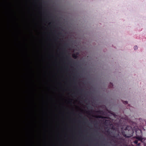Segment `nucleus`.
<instances>
[{"label":"nucleus","instance_id":"f257e3e1","mask_svg":"<svg viewBox=\"0 0 146 146\" xmlns=\"http://www.w3.org/2000/svg\"><path fill=\"white\" fill-rule=\"evenodd\" d=\"M125 130L126 134H123L124 137H130L133 135L134 131L132 127L131 126H127L126 127Z\"/></svg>","mask_w":146,"mask_h":146},{"label":"nucleus","instance_id":"f03ea898","mask_svg":"<svg viewBox=\"0 0 146 146\" xmlns=\"http://www.w3.org/2000/svg\"><path fill=\"white\" fill-rule=\"evenodd\" d=\"M135 132L136 136L134 137L138 139L139 140L142 141V135L141 130L138 129L135 130Z\"/></svg>","mask_w":146,"mask_h":146},{"label":"nucleus","instance_id":"7ed1b4c3","mask_svg":"<svg viewBox=\"0 0 146 146\" xmlns=\"http://www.w3.org/2000/svg\"><path fill=\"white\" fill-rule=\"evenodd\" d=\"M134 143L137 144V146H139L140 145V143H138V141L137 140H135L134 141Z\"/></svg>","mask_w":146,"mask_h":146},{"label":"nucleus","instance_id":"20e7f679","mask_svg":"<svg viewBox=\"0 0 146 146\" xmlns=\"http://www.w3.org/2000/svg\"><path fill=\"white\" fill-rule=\"evenodd\" d=\"M78 55V54H73L72 55V56L73 57L74 59H76L77 58V55Z\"/></svg>","mask_w":146,"mask_h":146},{"label":"nucleus","instance_id":"39448f33","mask_svg":"<svg viewBox=\"0 0 146 146\" xmlns=\"http://www.w3.org/2000/svg\"><path fill=\"white\" fill-rule=\"evenodd\" d=\"M95 117L97 118H102V117L100 115H97L95 116Z\"/></svg>","mask_w":146,"mask_h":146},{"label":"nucleus","instance_id":"423d86ee","mask_svg":"<svg viewBox=\"0 0 146 146\" xmlns=\"http://www.w3.org/2000/svg\"><path fill=\"white\" fill-rule=\"evenodd\" d=\"M113 84L111 82L110 83V85H109L110 88H111L113 87Z\"/></svg>","mask_w":146,"mask_h":146},{"label":"nucleus","instance_id":"0eeeda50","mask_svg":"<svg viewBox=\"0 0 146 146\" xmlns=\"http://www.w3.org/2000/svg\"><path fill=\"white\" fill-rule=\"evenodd\" d=\"M123 103L125 104H126L128 102L127 101H123Z\"/></svg>","mask_w":146,"mask_h":146},{"label":"nucleus","instance_id":"6e6552de","mask_svg":"<svg viewBox=\"0 0 146 146\" xmlns=\"http://www.w3.org/2000/svg\"><path fill=\"white\" fill-rule=\"evenodd\" d=\"M137 48L138 47L137 46H135L134 47V49L135 50L137 49Z\"/></svg>","mask_w":146,"mask_h":146},{"label":"nucleus","instance_id":"1a4fd4ad","mask_svg":"<svg viewBox=\"0 0 146 146\" xmlns=\"http://www.w3.org/2000/svg\"><path fill=\"white\" fill-rule=\"evenodd\" d=\"M96 112L99 113H100L101 112V111L100 110H98L96 111Z\"/></svg>","mask_w":146,"mask_h":146},{"label":"nucleus","instance_id":"9d476101","mask_svg":"<svg viewBox=\"0 0 146 146\" xmlns=\"http://www.w3.org/2000/svg\"><path fill=\"white\" fill-rule=\"evenodd\" d=\"M66 58L67 59H68V58H70V57L68 56H66Z\"/></svg>","mask_w":146,"mask_h":146},{"label":"nucleus","instance_id":"9b49d317","mask_svg":"<svg viewBox=\"0 0 146 146\" xmlns=\"http://www.w3.org/2000/svg\"><path fill=\"white\" fill-rule=\"evenodd\" d=\"M61 34V33H60V32H59V33L58 34V35H60V34Z\"/></svg>","mask_w":146,"mask_h":146},{"label":"nucleus","instance_id":"f8f14e48","mask_svg":"<svg viewBox=\"0 0 146 146\" xmlns=\"http://www.w3.org/2000/svg\"><path fill=\"white\" fill-rule=\"evenodd\" d=\"M67 44H64V46H66L67 45Z\"/></svg>","mask_w":146,"mask_h":146}]
</instances>
